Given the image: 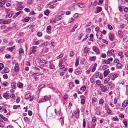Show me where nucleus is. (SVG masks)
Wrapping results in <instances>:
<instances>
[{"instance_id": "f257e3e1", "label": "nucleus", "mask_w": 128, "mask_h": 128, "mask_svg": "<svg viewBox=\"0 0 128 128\" xmlns=\"http://www.w3.org/2000/svg\"><path fill=\"white\" fill-rule=\"evenodd\" d=\"M100 87L101 89L102 92H105L108 90V88L106 86H104L102 84L100 85Z\"/></svg>"}, {"instance_id": "f03ea898", "label": "nucleus", "mask_w": 128, "mask_h": 128, "mask_svg": "<svg viewBox=\"0 0 128 128\" xmlns=\"http://www.w3.org/2000/svg\"><path fill=\"white\" fill-rule=\"evenodd\" d=\"M108 38L110 40L113 41L114 38V34L112 32H110L108 34Z\"/></svg>"}, {"instance_id": "7ed1b4c3", "label": "nucleus", "mask_w": 128, "mask_h": 128, "mask_svg": "<svg viewBox=\"0 0 128 128\" xmlns=\"http://www.w3.org/2000/svg\"><path fill=\"white\" fill-rule=\"evenodd\" d=\"M82 72V70L79 68L76 69L74 71L75 74L78 75L81 74Z\"/></svg>"}, {"instance_id": "20e7f679", "label": "nucleus", "mask_w": 128, "mask_h": 128, "mask_svg": "<svg viewBox=\"0 0 128 128\" xmlns=\"http://www.w3.org/2000/svg\"><path fill=\"white\" fill-rule=\"evenodd\" d=\"M96 35L98 39L100 40L102 39V33L101 32H98L96 33Z\"/></svg>"}, {"instance_id": "39448f33", "label": "nucleus", "mask_w": 128, "mask_h": 128, "mask_svg": "<svg viewBox=\"0 0 128 128\" xmlns=\"http://www.w3.org/2000/svg\"><path fill=\"white\" fill-rule=\"evenodd\" d=\"M108 86H110V88L111 89H112L114 88V85L111 82H109L107 84Z\"/></svg>"}, {"instance_id": "423d86ee", "label": "nucleus", "mask_w": 128, "mask_h": 128, "mask_svg": "<svg viewBox=\"0 0 128 128\" xmlns=\"http://www.w3.org/2000/svg\"><path fill=\"white\" fill-rule=\"evenodd\" d=\"M9 70L8 68H5L2 71L3 72H1L2 74L4 73H8L9 72Z\"/></svg>"}, {"instance_id": "0eeeda50", "label": "nucleus", "mask_w": 128, "mask_h": 128, "mask_svg": "<svg viewBox=\"0 0 128 128\" xmlns=\"http://www.w3.org/2000/svg\"><path fill=\"white\" fill-rule=\"evenodd\" d=\"M114 52V50H111L109 51L108 52H107L108 56H110L112 55Z\"/></svg>"}, {"instance_id": "6e6552de", "label": "nucleus", "mask_w": 128, "mask_h": 128, "mask_svg": "<svg viewBox=\"0 0 128 128\" xmlns=\"http://www.w3.org/2000/svg\"><path fill=\"white\" fill-rule=\"evenodd\" d=\"M92 50L94 52L96 53L98 52L99 51L98 49L96 46H94L93 47Z\"/></svg>"}, {"instance_id": "1a4fd4ad", "label": "nucleus", "mask_w": 128, "mask_h": 128, "mask_svg": "<svg viewBox=\"0 0 128 128\" xmlns=\"http://www.w3.org/2000/svg\"><path fill=\"white\" fill-rule=\"evenodd\" d=\"M37 48V47L36 46H33L32 48V52L34 54L36 52Z\"/></svg>"}, {"instance_id": "9d476101", "label": "nucleus", "mask_w": 128, "mask_h": 128, "mask_svg": "<svg viewBox=\"0 0 128 128\" xmlns=\"http://www.w3.org/2000/svg\"><path fill=\"white\" fill-rule=\"evenodd\" d=\"M19 68L18 66V64H15L14 66V69L16 71H18L19 70Z\"/></svg>"}, {"instance_id": "9b49d317", "label": "nucleus", "mask_w": 128, "mask_h": 128, "mask_svg": "<svg viewBox=\"0 0 128 128\" xmlns=\"http://www.w3.org/2000/svg\"><path fill=\"white\" fill-rule=\"evenodd\" d=\"M19 55L20 56L23 54L24 53V52L22 48H20L18 50Z\"/></svg>"}, {"instance_id": "f8f14e48", "label": "nucleus", "mask_w": 128, "mask_h": 128, "mask_svg": "<svg viewBox=\"0 0 128 128\" xmlns=\"http://www.w3.org/2000/svg\"><path fill=\"white\" fill-rule=\"evenodd\" d=\"M51 61H50L49 62L50 63V65L49 66V68L51 69H54L55 68V66L53 64H52L51 63Z\"/></svg>"}, {"instance_id": "ddd939ff", "label": "nucleus", "mask_w": 128, "mask_h": 128, "mask_svg": "<svg viewBox=\"0 0 128 128\" xmlns=\"http://www.w3.org/2000/svg\"><path fill=\"white\" fill-rule=\"evenodd\" d=\"M59 121L61 123V125L62 126L64 124V120L63 118H60Z\"/></svg>"}, {"instance_id": "4468645a", "label": "nucleus", "mask_w": 128, "mask_h": 128, "mask_svg": "<svg viewBox=\"0 0 128 128\" xmlns=\"http://www.w3.org/2000/svg\"><path fill=\"white\" fill-rule=\"evenodd\" d=\"M50 95L45 96L44 97V99H45L46 101L48 100L50 98Z\"/></svg>"}, {"instance_id": "2eb2a0df", "label": "nucleus", "mask_w": 128, "mask_h": 128, "mask_svg": "<svg viewBox=\"0 0 128 128\" xmlns=\"http://www.w3.org/2000/svg\"><path fill=\"white\" fill-rule=\"evenodd\" d=\"M14 13V12L13 11L10 12L9 13L7 14H8V16L9 18H11L12 16Z\"/></svg>"}, {"instance_id": "dca6fc26", "label": "nucleus", "mask_w": 128, "mask_h": 128, "mask_svg": "<svg viewBox=\"0 0 128 128\" xmlns=\"http://www.w3.org/2000/svg\"><path fill=\"white\" fill-rule=\"evenodd\" d=\"M11 85L12 88L13 89H15L16 84L14 82H12L11 83Z\"/></svg>"}, {"instance_id": "f3484780", "label": "nucleus", "mask_w": 128, "mask_h": 128, "mask_svg": "<svg viewBox=\"0 0 128 128\" xmlns=\"http://www.w3.org/2000/svg\"><path fill=\"white\" fill-rule=\"evenodd\" d=\"M110 79L109 78H106L105 80L104 81V83L105 84H107L108 82V81L110 80Z\"/></svg>"}, {"instance_id": "a211bd4d", "label": "nucleus", "mask_w": 128, "mask_h": 128, "mask_svg": "<svg viewBox=\"0 0 128 128\" xmlns=\"http://www.w3.org/2000/svg\"><path fill=\"white\" fill-rule=\"evenodd\" d=\"M30 96L31 95L30 94H27L25 96V98L27 99H28L30 98Z\"/></svg>"}, {"instance_id": "6ab92c4d", "label": "nucleus", "mask_w": 128, "mask_h": 128, "mask_svg": "<svg viewBox=\"0 0 128 128\" xmlns=\"http://www.w3.org/2000/svg\"><path fill=\"white\" fill-rule=\"evenodd\" d=\"M41 73H36L32 74V76H36L39 75H40Z\"/></svg>"}, {"instance_id": "aec40b11", "label": "nucleus", "mask_w": 128, "mask_h": 128, "mask_svg": "<svg viewBox=\"0 0 128 128\" xmlns=\"http://www.w3.org/2000/svg\"><path fill=\"white\" fill-rule=\"evenodd\" d=\"M18 86L19 88H22L23 87V84L22 83L19 82L18 84Z\"/></svg>"}, {"instance_id": "412c9836", "label": "nucleus", "mask_w": 128, "mask_h": 128, "mask_svg": "<svg viewBox=\"0 0 128 128\" xmlns=\"http://www.w3.org/2000/svg\"><path fill=\"white\" fill-rule=\"evenodd\" d=\"M89 50V48H88L87 47H85L84 49V51L85 53H87L88 52Z\"/></svg>"}, {"instance_id": "4be33fe9", "label": "nucleus", "mask_w": 128, "mask_h": 128, "mask_svg": "<svg viewBox=\"0 0 128 128\" xmlns=\"http://www.w3.org/2000/svg\"><path fill=\"white\" fill-rule=\"evenodd\" d=\"M9 96V93L7 92L3 94V96L5 98L8 96Z\"/></svg>"}, {"instance_id": "5701e85b", "label": "nucleus", "mask_w": 128, "mask_h": 128, "mask_svg": "<svg viewBox=\"0 0 128 128\" xmlns=\"http://www.w3.org/2000/svg\"><path fill=\"white\" fill-rule=\"evenodd\" d=\"M83 127L85 128L86 126V122L85 119L84 118L83 119Z\"/></svg>"}, {"instance_id": "b1692460", "label": "nucleus", "mask_w": 128, "mask_h": 128, "mask_svg": "<svg viewBox=\"0 0 128 128\" xmlns=\"http://www.w3.org/2000/svg\"><path fill=\"white\" fill-rule=\"evenodd\" d=\"M90 60L92 61H94L96 59V56H94L90 58Z\"/></svg>"}, {"instance_id": "393cba45", "label": "nucleus", "mask_w": 128, "mask_h": 128, "mask_svg": "<svg viewBox=\"0 0 128 128\" xmlns=\"http://www.w3.org/2000/svg\"><path fill=\"white\" fill-rule=\"evenodd\" d=\"M9 84L7 82H3L2 84L4 86H6L8 85Z\"/></svg>"}, {"instance_id": "a878e982", "label": "nucleus", "mask_w": 128, "mask_h": 128, "mask_svg": "<svg viewBox=\"0 0 128 128\" xmlns=\"http://www.w3.org/2000/svg\"><path fill=\"white\" fill-rule=\"evenodd\" d=\"M74 54V53L73 51H71L70 53L69 56L70 57H72L73 56Z\"/></svg>"}, {"instance_id": "bb28decb", "label": "nucleus", "mask_w": 128, "mask_h": 128, "mask_svg": "<svg viewBox=\"0 0 128 128\" xmlns=\"http://www.w3.org/2000/svg\"><path fill=\"white\" fill-rule=\"evenodd\" d=\"M74 83L72 82H71L69 84V87L70 88H72L74 87Z\"/></svg>"}, {"instance_id": "cd10ccee", "label": "nucleus", "mask_w": 128, "mask_h": 128, "mask_svg": "<svg viewBox=\"0 0 128 128\" xmlns=\"http://www.w3.org/2000/svg\"><path fill=\"white\" fill-rule=\"evenodd\" d=\"M86 87L85 86H82L80 88V89L82 91H84L86 89Z\"/></svg>"}, {"instance_id": "c85d7f7f", "label": "nucleus", "mask_w": 128, "mask_h": 128, "mask_svg": "<svg viewBox=\"0 0 128 128\" xmlns=\"http://www.w3.org/2000/svg\"><path fill=\"white\" fill-rule=\"evenodd\" d=\"M44 14L47 16H48L49 14V11L48 10H46L44 12Z\"/></svg>"}, {"instance_id": "c756f323", "label": "nucleus", "mask_w": 128, "mask_h": 128, "mask_svg": "<svg viewBox=\"0 0 128 128\" xmlns=\"http://www.w3.org/2000/svg\"><path fill=\"white\" fill-rule=\"evenodd\" d=\"M55 112L56 115H58L60 114V110H59L58 111H57L56 110V109H55Z\"/></svg>"}, {"instance_id": "7c9ffc66", "label": "nucleus", "mask_w": 128, "mask_h": 128, "mask_svg": "<svg viewBox=\"0 0 128 128\" xmlns=\"http://www.w3.org/2000/svg\"><path fill=\"white\" fill-rule=\"evenodd\" d=\"M125 102V101H124L122 104V106L124 108L126 107L127 105V104L126 102Z\"/></svg>"}, {"instance_id": "2f4dec72", "label": "nucleus", "mask_w": 128, "mask_h": 128, "mask_svg": "<svg viewBox=\"0 0 128 128\" xmlns=\"http://www.w3.org/2000/svg\"><path fill=\"white\" fill-rule=\"evenodd\" d=\"M63 54V53L60 54V55L57 56L56 58L57 59H59L62 57Z\"/></svg>"}, {"instance_id": "473e14b6", "label": "nucleus", "mask_w": 128, "mask_h": 128, "mask_svg": "<svg viewBox=\"0 0 128 128\" xmlns=\"http://www.w3.org/2000/svg\"><path fill=\"white\" fill-rule=\"evenodd\" d=\"M122 66V65L120 63H117L116 64V67L118 68H120Z\"/></svg>"}, {"instance_id": "72a5a7b5", "label": "nucleus", "mask_w": 128, "mask_h": 128, "mask_svg": "<svg viewBox=\"0 0 128 128\" xmlns=\"http://www.w3.org/2000/svg\"><path fill=\"white\" fill-rule=\"evenodd\" d=\"M108 66L106 65H104L102 66V69L104 70H105L108 69Z\"/></svg>"}, {"instance_id": "f704fd0d", "label": "nucleus", "mask_w": 128, "mask_h": 128, "mask_svg": "<svg viewBox=\"0 0 128 128\" xmlns=\"http://www.w3.org/2000/svg\"><path fill=\"white\" fill-rule=\"evenodd\" d=\"M47 45V42H45L44 43H42V44L41 45H40V47H41L44 46H46Z\"/></svg>"}, {"instance_id": "c9c22d12", "label": "nucleus", "mask_w": 128, "mask_h": 128, "mask_svg": "<svg viewBox=\"0 0 128 128\" xmlns=\"http://www.w3.org/2000/svg\"><path fill=\"white\" fill-rule=\"evenodd\" d=\"M30 20V18L29 17H26L25 18L24 20L25 22H28Z\"/></svg>"}, {"instance_id": "e433bc0d", "label": "nucleus", "mask_w": 128, "mask_h": 128, "mask_svg": "<svg viewBox=\"0 0 128 128\" xmlns=\"http://www.w3.org/2000/svg\"><path fill=\"white\" fill-rule=\"evenodd\" d=\"M15 47L14 46L12 47H10V48H8V50H10V51H11L12 50H13L14 49Z\"/></svg>"}, {"instance_id": "4c0bfd02", "label": "nucleus", "mask_w": 128, "mask_h": 128, "mask_svg": "<svg viewBox=\"0 0 128 128\" xmlns=\"http://www.w3.org/2000/svg\"><path fill=\"white\" fill-rule=\"evenodd\" d=\"M104 100H102V98H100L99 100V104H102L104 103Z\"/></svg>"}, {"instance_id": "58836bf2", "label": "nucleus", "mask_w": 128, "mask_h": 128, "mask_svg": "<svg viewBox=\"0 0 128 128\" xmlns=\"http://www.w3.org/2000/svg\"><path fill=\"white\" fill-rule=\"evenodd\" d=\"M33 2V0H29L27 2V4H31Z\"/></svg>"}, {"instance_id": "ea45409f", "label": "nucleus", "mask_w": 128, "mask_h": 128, "mask_svg": "<svg viewBox=\"0 0 128 128\" xmlns=\"http://www.w3.org/2000/svg\"><path fill=\"white\" fill-rule=\"evenodd\" d=\"M47 61L44 60H41L40 62L41 63H44V64H46L47 63Z\"/></svg>"}, {"instance_id": "a19ab883", "label": "nucleus", "mask_w": 128, "mask_h": 128, "mask_svg": "<svg viewBox=\"0 0 128 128\" xmlns=\"http://www.w3.org/2000/svg\"><path fill=\"white\" fill-rule=\"evenodd\" d=\"M104 63H105L106 64H108L110 63V62L109 61L107 60H104L103 61Z\"/></svg>"}, {"instance_id": "79ce46f5", "label": "nucleus", "mask_w": 128, "mask_h": 128, "mask_svg": "<svg viewBox=\"0 0 128 128\" xmlns=\"http://www.w3.org/2000/svg\"><path fill=\"white\" fill-rule=\"evenodd\" d=\"M75 7L74 5V4L72 5L69 7V8L71 10H73L74 9Z\"/></svg>"}, {"instance_id": "37998d69", "label": "nucleus", "mask_w": 128, "mask_h": 128, "mask_svg": "<svg viewBox=\"0 0 128 128\" xmlns=\"http://www.w3.org/2000/svg\"><path fill=\"white\" fill-rule=\"evenodd\" d=\"M121 82H119L120 84H122V85L124 84V83L126 82V80H122V81L121 80Z\"/></svg>"}, {"instance_id": "c03bdc74", "label": "nucleus", "mask_w": 128, "mask_h": 128, "mask_svg": "<svg viewBox=\"0 0 128 128\" xmlns=\"http://www.w3.org/2000/svg\"><path fill=\"white\" fill-rule=\"evenodd\" d=\"M78 6L81 8H82L84 7L83 4L82 3H80L79 4H78Z\"/></svg>"}, {"instance_id": "a18cd8bd", "label": "nucleus", "mask_w": 128, "mask_h": 128, "mask_svg": "<svg viewBox=\"0 0 128 128\" xmlns=\"http://www.w3.org/2000/svg\"><path fill=\"white\" fill-rule=\"evenodd\" d=\"M4 67V65L3 64L0 63V70H1Z\"/></svg>"}, {"instance_id": "49530a36", "label": "nucleus", "mask_w": 128, "mask_h": 128, "mask_svg": "<svg viewBox=\"0 0 128 128\" xmlns=\"http://www.w3.org/2000/svg\"><path fill=\"white\" fill-rule=\"evenodd\" d=\"M108 74V73L106 71H104V76L105 77Z\"/></svg>"}, {"instance_id": "de8ad7c7", "label": "nucleus", "mask_w": 128, "mask_h": 128, "mask_svg": "<svg viewBox=\"0 0 128 128\" xmlns=\"http://www.w3.org/2000/svg\"><path fill=\"white\" fill-rule=\"evenodd\" d=\"M5 11L6 14H8L9 12L10 11V10L9 9H7L6 8H5Z\"/></svg>"}, {"instance_id": "09e8293b", "label": "nucleus", "mask_w": 128, "mask_h": 128, "mask_svg": "<svg viewBox=\"0 0 128 128\" xmlns=\"http://www.w3.org/2000/svg\"><path fill=\"white\" fill-rule=\"evenodd\" d=\"M42 16H43L42 14H40L38 16L37 18H38V19H40Z\"/></svg>"}, {"instance_id": "8fccbe9b", "label": "nucleus", "mask_w": 128, "mask_h": 128, "mask_svg": "<svg viewBox=\"0 0 128 128\" xmlns=\"http://www.w3.org/2000/svg\"><path fill=\"white\" fill-rule=\"evenodd\" d=\"M3 77L4 78L7 79L8 78V76L7 74H5L3 75Z\"/></svg>"}, {"instance_id": "3c124183", "label": "nucleus", "mask_w": 128, "mask_h": 128, "mask_svg": "<svg viewBox=\"0 0 128 128\" xmlns=\"http://www.w3.org/2000/svg\"><path fill=\"white\" fill-rule=\"evenodd\" d=\"M102 10V8L101 7H98L97 9V10L98 12H100Z\"/></svg>"}, {"instance_id": "603ef678", "label": "nucleus", "mask_w": 128, "mask_h": 128, "mask_svg": "<svg viewBox=\"0 0 128 128\" xmlns=\"http://www.w3.org/2000/svg\"><path fill=\"white\" fill-rule=\"evenodd\" d=\"M112 119L114 121H118L119 120L117 118L116 116L113 117Z\"/></svg>"}, {"instance_id": "864d4df0", "label": "nucleus", "mask_w": 128, "mask_h": 128, "mask_svg": "<svg viewBox=\"0 0 128 128\" xmlns=\"http://www.w3.org/2000/svg\"><path fill=\"white\" fill-rule=\"evenodd\" d=\"M37 35L39 37L41 36L42 35V33L41 32H38L37 33Z\"/></svg>"}, {"instance_id": "5fc2aeb1", "label": "nucleus", "mask_w": 128, "mask_h": 128, "mask_svg": "<svg viewBox=\"0 0 128 128\" xmlns=\"http://www.w3.org/2000/svg\"><path fill=\"white\" fill-rule=\"evenodd\" d=\"M96 118L95 116H94L92 119V122H95L96 121Z\"/></svg>"}, {"instance_id": "6e6d98bb", "label": "nucleus", "mask_w": 128, "mask_h": 128, "mask_svg": "<svg viewBox=\"0 0 128 128\" xmlns=\"http://www.w3.org/2000/svg\"><path fill=\"white\" fill-rule=\"evenodd\" d=\"M33 78V79L36 81H38V77L37 76H32Z\"/></svg>"}, {"instance_id": "4d7b16f0", "label": "nucleus", "mask_w": 128, "mask_h": 128, "mask_svg": "<svg viewBox=\"0 0 128 128\" xmlns=\"http://www.w3.org/2000/svg\"><path fill=\"white\" fill-rule=\"evenodd\" d=\"M34 96H31V95L30 96V101H32L33 99L34 98Z\"/></svg>"}, {"instance_id": "13d9d810", "label": "nucleus", "mask_w": 128, "mask_h": 128, "mask_svg": "<svg viewBox=\"0 0 128 128\" xmlns=\"http://www.w3.org/2000/svg\"><path fill=\"white\" fill-rule=\"evenodd\" d=\"M92 102L94 103L96 102L97 100L96 98H94L92 99Z\"/></svg>"}, {"instance_id": "bf43d9fd", "label": "nucleus", "mask_w": 128, "mask_h": 128, "mask_svg": "<svg viewBox=\"0 0 128 128\" xmlns=\"http://www.w3.org/2000/svg\"><path fill=\"white\" fill-rule=\"evenodd\" d=\"M40 42V41L39 40H38L36 41L35 43L34 44V45H37Z\"/></svg>"}, {"instance_id": "052dcab7", "label": "nucleus", "mask_w": 128, "mask_h": 128, "mask_svg": "<svg viewBox=\"0 0 128 128\" xmlns=\"http://www.w3.org/2000/svg\"><path fill=\"white\" fill-rule=\"evenodd\" d=\"M91 31L90 28H88L86 29V32L87 33H89Z\"/></svg>"}, {"instance_id": "680f3d73", "label": "nucleus", "mask_w": 128, "mask_h": 128, "mask_svg": "<svg viewBox=\"0 0 128 128\" xmlns=\"http://www.w3.org/2000/svg\"><path fill=\"white\" fill-rule=\"evenodd\" d=\"M6 27V26L3 25L0 26V28L2 29H4Z\"/></svg>"}, {"instance_id": "e2e57ef3", "label": "nucleus", "mask_w": 128, "mask_h": 128, "mask_svg": "<svg viewBox=\"0 0 128 128\" xmlns=\"http://www.w3.org/2000/svg\"><path fill=\"white\" fill-rule=\"evenodd\" d=\"M44 38L46 39H48V40H49L50 39V36L46 35L44 36Z\"/></svg>"}, {"instance_id": "0e129e2a", "label": "nucleus", "mask_w": 128, "mask_h": 128, "mask_svg": "<svg viewBox=\"0 0 128 128\" xmlns=\"http://www.w3.org/2000/svg\"><path fill=\"white\" fill-rule=\"evenodd\" d=\"M118 35L121 36L122 34V32L121 30H119L118 32Z\"/></svg>"}, {"instance_id": "69168bd1", "label": "nucleus", "mask_w": 128, "mask_h": 128, "mask_svg": "<svg viewBox=\"0 0 128 128\" xmlns=\"http://www.w3.org/2000/svg\"><path fill=\"white\" fill-rule=\"evenodd\" d=\"M101 56L102 58H105L106 57V55L105 54L102 53L101 54Z\"/></svg>"}, {"instance_id": "338daca9", "label": "nucleus", "mask_w": 128, "mask_h": 128, "mask_svg": "<svg viewBox=\"0 0 128 128\" xmlns=\"http://www.w3.org/2000/svg\"><path fill=\"white\" fill-rule=\"evenodd\" d=\"M96 83L97 85H100V84L101 82L99 80H97L96 81Z\"/></svg>"}, {"instance_id": "774afa93", "label": "nucleus", "mask_w": 128, "mask_h": 128, "mask_svg": "<svg viewBox=\"0 0 128 128\" xmlns=\"http://www.w3.org/2000/svg\"><path fill=\"white\" fill-rule=\"evenodd\" d=\"M96 126V124H93L92 123V124L91 125V128H94Z\"/></svg>"}]
</instances>
